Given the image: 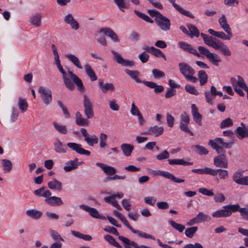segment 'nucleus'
Segmentation results:
<instances>
[{"mask_svg": "<svg viewBox=\"0 0 248 248\" xmlns=\"http://www.w3.org/2000/svg\"><path fill=\"white\" fill-rule=\"evenodd\" d=\"M223 138H216L213 140H209L208 144L212 148L215 149L217 153L219 154L225 152L223 149V147L226 149L231 148L234 143L233 140L228 142H225Z\"/></svg>", "mask_w": 248, "mask_h": 248, "instance_id": "1", "label": "nucleus"}, {"mask_svg": "<svg viewBox=\"0 0 248 248\" xmlns=\"http://www.w3.org/2000/svg\"><path fill=\"white\" fill-rule=\"evenodd\" d=\"M198 49L200 53V55L205 56L209 61L216 66H218L219 63L221 62L220 56L216 53L211 52L209 49L202 46H199Z\"/></svg>", "mask_w": 248, "mask_h": 248, "instance_id": "2", "label": "nucleus"}, {"mask_svg": "<svg viewBox=\"0 0 248 248\" xmlns=\"http://www.w3.org/2000/svg\"><path fill=\"white\" fill-rule=\"evenodd\" d=\"M83 104L84 112L87 119H92L94 116L93 105L88 96L85 94L83 96Z\"/></svg>", "mask_w": 248, "mask_h": 248, "instance_id": "3", "label": "nucleus"}, {"mask_svg": "<svg viewBox=\"0 0 248 248\" xmlns=\"http://www.w3.org/2000/svg\"><path fill=\"white\" fill-rule=\"evenodd\" d=\"M55 62L58 70L62 75L63 82L65 87L70 91L74 90L75 89V85L71 79L67 75L66 73L63 70L62 66L61 64L60 60L57 61Z\"/></svg>", "mask_w": 248, "mask_h": 248, "instance_id": "4", "label": "nucleus"}, {"mask_svg": "<svg viewBox=\"0 0 248 248\" xmlns=\"http://www.w3.org/2000/svg\"><path fill=\"white\" fill-rule=\"evenodd\" d=\"M44 103L48 105L51 103L52 100L51 91L46 87L41 86L38 91Z\"/></svg>", "mask_w": 248, "mask_h": 248, "instance_id": "5", "label": "nucleus"}, {"mask_svg": "<svg viewBox=\"0 0 248 248\" xmlns=\"http://www.w3.org/2000/svg\"><path fill=\"white\" fill-rule=\"evenodd\" d=\"M121 221L133 233L137 234L140 237L144 238L151 239L153 240H155V237L151 234H149L148 233L141 232L140 231L134 229L133 227L129 224L128 221L126 220L124 217L121 220Z\"/></svg>", "mask_w": 248, "mask_h": 248, "instance_id": "6", "label": "nucleus"}, {"mask_svg": "<svg viewBox=\"0 0 248 248\" xmlns=\"http://www.w3.org/2000/svg\"><path fill=\"white\" fill-rule=\"evenodd\" d=\"M178 45L183 51L193 54L198 57H201L200 52H198L191 45L185 42L180 41L178 42Z\"/></svg>", "mask_w": 248, "mask_h": 248, "instance_id": "7", "label": "nucleus"}, {"mask_svg": "<svg viewBox=\"0 0 248 248\" xmlns=\"http://www.w3.org/2000/svg\"><path fill=\"white\" fill-rule=\"evenodd\" d=\"M111 52L114 55L117 62L123 66L132 67L135 65V62L132 60H128L124 59L122 56L116 51L112 50Z\"/></svg>", "mask_w": 248, "mask_h": 248, "instance_id": "8", "label": "nucleus"}, {"mask_svg": "<svg viewBox=\"0 0 248 248\" xmlns=\"http://www.w3.org/2000/svg\"><path fill=\"white\" fill-rule=\"evenodd\" d=\"M79 207L80 209L88 212L90 215L93 218L101 219L102 220L106 219V217L105 216L100 215L97 209L91 207L85 204L80 205Z\"/></svg>", "mask_w": 248, "mask_h": 248, "instance_id": "9", "label": "nucleus"}, {"mask_svg": "<svg viewBox=\"0 0 248 248\" xmlns=\"http://www.w3.org/2000/svg\"><path fill=\"white\" fill-rule=\"evenodd\" d=\"M155 22L157 26L163 31H167L170 28V21L166 16L162 15L158 19H156Z\"/></svg>", "mask_w": 248, "mask_h": 248, "instance_id": "10", "label": "nucleus"}, {"mask_svg": "<svg viewBox=\"0 0 248 248\" xmlns=\"http://www.w3.org/2000/svg\"><path fill=\"white\" fill-rule=\"evenodd\" d=\"M67 146L77 153L81 155L89 156L91 155L90 151L86 150L82 147V145L74 142H68Z\"/></svg>", "mask_w": 248, "mask_h": 248, "instance_id": "11", "label": "nucleus"}, {"mask_svg": "<svg viewBox=\"0 0 248 248\" xmlns=\"http://www.w3.org/2000/svg\"><path fill=\"white\" fill-rule=\"evenodd\" d=\"M214 163L217 167L227 169L228 168V160L224 154H221L214 158Z\"/></svg>", "mask_w": 248, "mask_h": 248, "instance_id": "12", "label": "nucleus"}, {"mask_svg": "<svg viewBox=\"0 0 248 248\" xmlns=\"http://www.w3.org/2000/svg\"><path fill=\"white\" fill-rule=\"evenodd\" d=\"M154 176L160 175L166 178L171 180L172 181L177 183H180L185 182L183 179L177 178L174 175L168 171H152Z\"/></svg>", "mask_w": 248, "mask_h": 248, "instance_id": "13", "label": "nucleus"}, {"mask_svg": "<svg viewBox=\"0 0 248 248\" xmlns=\"http://www.w3.org/2000/svg\"><path fill=\"white\" fill-rule=\"evenodd\" d=\"M180 73L183 76L186 77L188 74L194 75L195 73L194 69L189 64L185 62H180L178 64Z\"/></svg>", "mask_w": 248, "mask_h": 248, "instance_id": "14", "label": "nucleus"}, {"mask_svg": "<svg viewBox=\"0 0 248 248\" xmlns=\"http://www.w3.org/2000/svg\"><path fill=\"white\" fill-rule=\"evenodd\" d=\"M201 36L202 38L204 43L206 45L212 47L214 49L216 47H217V43L219 41V40L215 38H213L212 36L203 33H201Z\"/></svg>", "mask_w": 248, "mask_h": 248, "instance_id": "15", "label": "nucleus"}, {"mask_svg": "<svg viewBox=\"0 0 248 248\" xmlns=\"http://www.w3.org/2000/svg\"><path fill=\"white\" fill-rule=\"evenodd\" d=\"M64 21L65 23L69 25L73 30L76 31L79 28V23L75 19L71 14L66 15L64 17Z\"/></svg>", "mask_w": 248, "mask_h": 248, "instance_id": "16", "label": "nucleus"}, {"mask_svg": "<svg viewBox=\"0 0 248 248\" xmlns=\"http://www.w3.org/2000/svg\"><path fill=\"white\" fill-rule=\"evenodd\" d=\"M100 32L109 37L114 42H118L119 41L116 33L110 28H102L100 30Z\"/></svg>", "mask_w": 248, "mask_h": 248, "instance_id": "17", "label": "nucleus"}, {"mask_svg": "<svg viewBox=\"0 0 248 248\" xmlns=\"http://www.w3.org/2000/svg\"><path fill=\"white\" fill-rule=\"evenodd\" d=\"M98 85L100 89L101 92L106 93L108 92H113L115 87L114 85L111 83H104L103 80L101 79H99L98 80Z\"/></svg>", "mask_w": 248, "mask_h": 248, "instance_id": "18", "label": "nucleus"}, {"mask_svg": "<svg viewBox=\"0 0 248 248\" xmlns=\"http://www.w3.org/2000/svg\"><path fill=\"white\" fill-rule=\"evenodd\" d=\"M68 74H69L70 78L73 80V82L77 85L79 91L83 92L84 90V87L83 86L82 80L72 71L68 70Z\"/></svg>", "mask_w": 248, "mask_h": 248, "instance_id": "19", "label": "nucleus"}, {"mask_svg": "<svg viewBox=\"0 0 248 248\" xmlns=\"http://www.w3.org/2000/svg\"><path fill=\"white\" fill-rule=\"evenodd\" d=\"M142 83L150 88L154 89V93H162L164 89L163 86L157 85L154 82L143 80Z\"/></svg>", "mask_w": 248, "mask_h": 248, "instance_id": "20", "label": "nucleus"}, {"mask_svg": "<svg viewBox=\"0 0 248 248\" xmlns=\"http://www.w3.org/2000/svg\"><path fill=\"white\" fill-rule=\"evenodd\" d=\"M45 201L47 204L53 206H58L63 204L61 198L56 196L47 197Z\"/></svg>", "mask_w": 248, "mask_h": 248, "instance_id": "21", "label": "nucleus"}, {"mask_svg": "<svg viewBox=\"0 0 248 248\" xmlns=\"http://www.w3.org/2000/svg\"><path fill=\"white\" fill-rule=\"evenodd\" d=\"M191 112L195 122L200 126L202 124V115L199 112L197 107L194 104L191 105Z\"/></svg>", "mask_w": 248, "mask_h": 248, "instance_id": "22", "label": "nucleus"}, {"mask_svg": "<svg viewBox=\"0 0 248 248\" xmlns=\"http://www.w3.org/2000/svg\"><path fill=\"white\" fill-rule=\"evenodd\" d=\"M119 239L124 244L125 248H141L137 243L130 241L128 238L123 236H120Z\"/></svg>", "mask_w": 248, "mask_h": 248, "instance_id": "23", "label": "nucleus"}, {"mask_svg": "<svg viewBox=\"0 0 248 248\" xmlns=\"http://www.w3.org/2000/svg\"><path fill=\"white\" fill-rule=\"evenodd\" d=\"M83 162H78V159L76 158L73 160L68 161L66 162L63 169L64 170H72L76 169L79 165L82 164Z\"/></svg>", "mask_w": 248, "mask_h": 248, "instance_id": "24", "label": "nucleus"}, {"mask_svg": "<svg viewBox=\"0 0 248 248\" xmlns=\"http://www.w3.org/2000/svg\"><path fill=\"white\" fill-rule=\"evenodd\" d=\"M125 72L136 82L138 83H142L140 78V73L137 70H131L128 69L124 70Z\"/></svg>", "mask_w": 248, "mask_h": 248, "instance_id": "25", "label": "nucleus"}, {"mask_svg": "<svg viewBox=\"0 0 248 248\" xmlns=\"http://www.w3.org/2000/svg\"><path fill=\"white\" fill-rule=\"evenodd\" d=\"M240 176V172L236 171L233 175V181L239 185L248 186V176L241 177Z\"/></svg>", "mask_w": 248, "mask_h": 248, "instance_id": "26", "label": "nucleus"}, {"mask_svg": "<svg viewBox=\"0 0 248 248\" xmlns=\"http://www.w3.org/2000/svg\"><path fill=\"white\" fill-rule=\"evenodd\" d=\"M217 47H215V49H219L221 53L225 56H230L232 52L229 47L223 43L219 41L217 45Z\"/></svg>", "mask_w": 248, "mask_h": 248, "instance_id": "27", "label": "nucleus"}, {"mask_svg": "<svg viewBox=\"0 0 248 248\" xmlns=\"http://www.w3.org/2000/svg\"><path fill=\"white\" fill-rule=\"evenodd\" d=\"M212 216L214 218L227 217L231 216V212L224 208L213 212Z\"/></svg>", "mask_w": 248, "mask_h": 248, "instance_id": "28", "label": "nucleus"}, {"mask_svg": "<svg viewBox=\"0 0 248 248\" xmlns=\"http://www.w3.org/2000/svg\"><path fill=\"white\" fill-rule=\"evenodd\" d=\"M33 193L37 196L43 197L46 198V199L51 195V192L45 186L34 190Z\"/></svg>", "mask_w": 248, "mask_h": 248, "instance_id": "29", "label": "nucleus"}, {"mask_svg": "<svg viewBox=\"0 0 248 248\" xmlns=\"http://www.w3.org/2000/svg\"><path fill=\"white\" fill-rule=\"evenodd\" d=\"M134 149V146L130 144L123 143L121 145V149L122 150L124 155L127 157L131 155Z\"/></svg>", "mask_w": 248, "mask_h": 248, "instance_id": "30", "label": "nucleus"}, {"mask_svg": "<svg viewBox=\"0 0 248 248\" xmlns=\"http://www.w3.org/2000/svg\"><path fill=\"white\" fill-rule=\"evenodd\" d=\"M84 69L86 74L90 78V79L92 81H94L97 80V77L90 64H85L84 66Z\"/></svg>", "mask_w": 248, "mask_h": 248, "instance_id": "31", "label": "nucleus"}, {"mask_svg": "<svg viewBox=\"0 0 248 248\" xmlns=\"http://www.w3.org/2000/svg\"><path fill=\"white\" fill-rule=\"evenodd\" d=\"M187 27L189 30L188 36L191 38L194 37H198L201 34L197 27L193 24H188L187 25Z\"/></svg>", "mask_w": 248, "mask_h": 248, "instance_id": "32", "label": "nucleus"}, {"mask_svg": "<svg viewBox=\"0 0 248 248\" xmlns=\"http://www.w3.org/2000/svg\"><path fill=\"white\" fill-rule=\"evenodd\" d=\"M116 171H104V172L108 176L105 180V182H108L112 180L116 179H123L125 178V176L124 175H118L115 174Z\"/></svg>", "mask_w": 248, "mask_h": 248, "instance_id": "33", "label": "nucleus"}, {"mask_svg": "<svg viewBox=\"0 0 248 248\" xmlns=\"http://www.w3.org/2000/svg\"><path fill=\"white\" fill-rule=\"evenodd\" d=\"M65 57L78 68L79 69H82V66L77 56L73 54H68L65 55Z\"/></svg>", "mask_w": 248, "mask_h": 248, "instance_id": "34", "label": "nucleus"}, {"mask_svg": "<svg viewBox=\"0 0 248 248\" xmlns=\"http://www.w3.org/2000/svg\"><path fill=\"white\" fill-rule=\"evenodd\" d=\"M26 215L34 219H39L42 216V212L34 209L28 210L26 212Z\"/></svg>", "mask_w": 248, "mask_h": 248, "instance_id": "35", "label": "nucleus"}, {"mask_svg": "<svg viewBox=\"0 0 248 248\" xmlns=\"http://www.w3.org/2000/svg\"><path fill=\"white\" fill-rule=\"evenodd\" d=\"M164 128L163 126L155 125L150 127V135H154L158 137L163 134Z\"/></svg>", "mask_w": 248, "mask_h": 248, "instance_id": "36", "label": "nucleus"}, {"mask_svg": "<svg viewBox=\"0 0 248 248\" xmlns=\"http://www.w3.org/2000/svg\"><path fill=\"white\" fill-rule=\"evenodd\" d=\"M169 164L170 165H180L189 166L193 164L192 162H187L183 159H172L168 160Z\"/></svg>", "mask_w": 248, "mask_h": 248, "instance_id": "37", "label": "nucleus"}, {"mask_svg": "<svg viewBox=\"0 0 248 248\" xmlns=\"http://www.w3.org/2000/svg\"><path fill=\"white\" fill-rule=\"evenodd\" d=\"M48 186L50 189H55L58 191H61L62 188L61 183L56 179H54L52 181L49 182L48 183Z\"/></svg>", "mask_w": 248, "mask_h": 248, "instance_id": "38", "label": "nucleus"}, {"mask_svg": "<svg viewBox=\"0 0 248 248\" xmlns=\"http://www.w3.org/2000/svg\"><path fill=\"white\" fill-rule=\"evenodd\" d=\"M218 23L220 27L223 30H231L230 25L227 23V18L224 14H222L221 16L218 19Z\"/></svg>", "mask_w": 248, "mask_h": 248, "instance_id": "39", "label": "nucleus"}, {"mask_svg": "<svg viewBox=\"0 0 248 248\" xmlns=\"http://www.w3.org/2000/svg\"><path fill=\"white\" fill-rule=\"evenodd\" d=\"M198 76L200 85L203 86L205 85L208 80V76L206 72L204 70H200L198 72Z\"/></svg>", "mask_w": 248, "mask_h": 248, "instance_id": "40", "label": "nucleus"}, {"mask_svg": "<svg viewBox=\"0 0 248 248\" xmlns=\"http://www.w3.org/2000/svg\"><path fill=\"white\" fill-rule=\"evenodd\" d=\"M227 34H226L223 31H218L217 37L219 38L220 39H222L224 40H229L231 39L233 35L231 31V30L226 31L224 30Z\"/></svg>", "mask_w": 248, "mask_h": 248, "instance_id": "41", "label": "nucleus"}, {"mask_svg": "<svg viewBox=\"0 0 248 248\" xmlns=\"http://www.w3.org/2000/svg\"><path fill=\"white\" fill-rule=\"evenodd\" d=\"M84 140L90 146H93L94 144H97L98 142V138L95 135H89Z\"/></svg>", "mask_w": 248, "mask_h": 248, "instance_id": "42", "label": "nucleus"}, {"mask_svg": "<svg viewBox=\"0 0 248 248\" xmlns=\"http://www.w3.org/2000/svg\"><path fill=\"white\" fill-rule=\"evenodd\" d=\"M104 239L111 245L117 248H122V246L120 245L112 236L109 234L105 235L104 236Z\"/></svg>", "mask_w": 248, "mask_h": 248, "instance_id": "43", "label": "nucleus"}, {"mask_svg": "<svg viewBox=\"0 0 248 248\" xmlns=\"http://www.w3.org/2000/svg\"><path fill=\"white\" fill-rule=\"evenodd\" d=\"M196 217L199 223L209 221L211 219V217L208 215L204 214L202 212H199Z\"/></svg>", "mask_w": 248, "mask_h": 248, "instance_id": "44", "label": "nucleus"}, {"mask_svg": "<svg viewBox=\"0 0 248 248\" xmlns=\"http://www.w3.org/2000/svg\"><path fill=\"white\" fill-rule=\"evenodd\" d=\"M71 234L75 237L82 239L85 241H91L92 239L91 236L87 234H83L78 231H72Z\"/></svg>", "mask_w": 248, "mask_h": 248, "instance_id": "45", "label": "nucleus"}, {"mask_svg": "<svg viewBox=\"0 0 248 248\" xmlns=\"http://www.w3.org/2000/svg\"><path fill=\"white\" fill-rule=\"evenodd\" d=\"M54 150L58 153H65V150L63 145L62 142L59 140H57L56 142L54 143Z\"/></svg>", "mask_w": 248, "mask_h": 248, "instance_id": "46", "label": "nucleus"}, {"mask_svg": "<svg viewBox=\"0 0 248 248\" xmlns=\"http://www.w3.org/2000/svg\"><path fill=\"white\" fill-rule=\"evenodd\" d=\"M235 132L237 135V136L238 138L240 140H242L244 138H245L246 136L248 135V132L246 131L245 128L243 127L238 126Z\"/></svg>", "mask_w": 248, "mask_h": 248, "instance_id": "47", "label": "nucleus"}, {"mask_svg": "<svg viewBox=\"0 0 248 248\" xmlns=\"http://www.w3.org/2000/svg\"><path fill=\"white\" fill-rule=\"evenodd\" d=\"M134 13L140 18L142 19L144 21L150 23H153L154 22L153 20H152L151 18H150L147 15L145 14H143L139 11L136 10H134Z\"/></svg>", "mask_w": 248, "mask_h": 248, "instance_id": "48", "label": "nucleus"}, {"mask_svg": "<svg viewBox=\"0 0 248 248\" xmlns=\"http://www.w3.org/2000/svg\"><path fill=\"white\" fill-rule=\"evenodd\" d=\"M198 227L194 226L187 228L185 230V235L188 238H191L194 236V233L197 231Z\"/></svg>", "mask_w": 248, "mask_h": 248, "instance_id": "49", "label": "nucleus"}, {"mask_svg": "<svg viewBox=\"0 0 248 248\" xmlns=\"http://www.w3.org/2000/svg\"><path fill=\"white\" fill-rule=\"evenodd\" d=\"M151 49L153 50L152 54L154 55L155 57L158 58L161 57L165 61L167 60L165 55L162 52V51L160 49L156 48L154 46H152Z\"/></svg>", "mask_w": 248, "mask_h": 248, "instance_id": "50", "label": "nucleus"}, {"mask_svg": "<svg viewBox=\"0 0 248 248\" xmlns=\"http://www.w3.org/2000/svg\"><path fill=\"white\" fill-rule=\"evenodd\" d=\"M223 208L227 209L228 210L230 211L232 215V212H236L237 211L239 212L241 207H240V205L238 204H235L226 205L224 206Z\"/></svg>", "mask_w": 248, "mask_h": 248, "instance_id": "51", "label": "nucleus"}, {"mask_svg": "<svg viewBox=\"0 0 248 248\" xmlns=\"http://www.w3.org/2000/svg\"><path fill=\"white\" fill-rule=\"evenodd\" d=\"M185 89L187 92L191 94L195 95H198L199 94V92L193 85L186 84L185 86Z\"/></svg>", "mask_w": 248, "mask_h": 248, "instance_id": "52", "label": "nucleus"}, {"mask_svg": "<svg viewBox=\"0 0 248 248\" xmlns=\"http://www.w3.org/2000/svg\"><path fill=\"white\" fill-rule=\"evenodd\" d=\"M169 223L174 229L180 232H182L185 229V227L180 224L175 222L173 220H169Z\"/></svg>", "mask_w": 248, "mask_h": 248, "instance_id": "53", "label": "nucleus"}, {"mask_svg": "<svg viewBox=\"0 0 248 248\" xmlns=\"http://www.w3.org/2000/svg\"><path fill=\"white\" fill-rule=\"evenodd\" d=\"M114 1L122 12H124V9H129V6L124 3V0H114Z\"/></svg>", "mask_w": 248, "mask_h": 248, "instance_id": "54", "label": "nucleus"}, {"mask_svg": "<svg viewBox=\"0 0 248 248\" xmlns=\"http://www.w3.org/2000/svg\"><path fill=\"white\" fill-rule=\"evenodd\" d=\"M53 124L54 127L59 133L62 134H66L67 133V129L65 126L59 125L56 122H54Z\"/></svg>", "mask_w": 248, "mask_h": 248, "instance_id": "55", "label": "nucleus"}, {"mask_svg": "<svg viewBox=\"0 0 248 248\" xmlns=\"http://www.w3.org/2000/svg\"><path fill=\"white\" fill-rule=\"evenodd\" d=\"M31 24L35 27H39L41 25V16L39 15L33 16L31 18Z\"/></svg>", "mask_w": 248, "mask_h": 248, "instance_id": "56", "label": "nucleus"}, {"mask_svg": "<svg viewBox=\"0 0 248 248\" xmlns=\"http://www.w3.org/2000/svg\"><path fill=\"white\" fill-rule=\"evenodd\" d=\"M233 125V122L232 120L230 118H227L224 120H223L220 125V127L221 129H223L226 127H229Z\"/></svg>", "mask_w": 248, "mask_h": 248, "instance_id": "57", "label": "nucleus"}, {"mask_svg": "<svg viewBox=\"0 0 248 248\" xmlns=\"http://www.w3.org/2000/svg\"><path fill=\"white\" fill-rule=\"evenodd\" d=\"M49 232L52 238L54 240L61 241H64V239L61 237V235L56 231L52 229L49 230Z\"/></svg>", "mask_w": 248, "mask_h": 248, "instance_id": "58", "label": "nucleus"}, {"mask_svg": "<svg viewBox=\"0 0 248 248\" xmlns=\"http://www.w3.org/2000/svg\"><path fill=\"white\" fill-rule=\"evenodd\" d=\"M18 105L19 108L21 109L22 112H25L27 110L28 105L27 101L25 99L20 98L19 99Z\"/></svg>", "mask_w": 248, "mask_h": 248, "instance_id": "59", "label": "nucleus"}, {"mask_svg": "<svg viewBox=\"0 0 248 248\" xmlns=\"http://www.w3.org/2000/svg\"><path fill=\"white\" fill-rule=\"evenodd\" d=\"M170 154L167 150H164L161 153L156 156V158L158 160H162L168 159L170 157Z\"/></svg>", "mask_w": 248, "mask_h": 248, "instance_id": "60", "label": "nucleus"}, {"mask_svg": "<svg viewBox=\"0 0 248 248\" xmlns=\"http://www.w3.org/2000/svg\"><path fill=\"white\" fill-rule=\"evenodd\" d=\"M152 73L154 78L156 79L164 78L165 76L163 72L157 69H153Z\"/></svg>", "mask_w": 248, "mask_h": 248, "instance_id": "61", "label": "nucleus"}, {"mask_svg": "<svg viewBox=\"0 0 248 248\" xmlns=\"http://www.w3.org/2000/svg\"><path fill=\"white\" fill-rule=\"evenodd\" d=\"M193 148L197 150V151L199 155H207L208 154V150L203 146L199 145H196L193 146Z\"/></svg>", "mask_w": 248, "mask_h": 248, "instance_id": "62", "label": "nucleus"}, {"mask_svg": "<svg viewBox=\"0 0 248 248\" xmlns=\"http://www.w3.org/2000/svg\"><path fill=\"white\" fill-rule=\"evenodd\" d=\"M88 119H85L83 117L76 120L75 123L78 126H85L88 125L90 121L88 120Z\"/></svg>", "mask_w": 248, "mask_h": 248, "instance_id": "63", "label": "nucleus"}, {"mask_svg": "<svg viewBox=\"0 0 248 248\" xmlns=\"http://www.w3.org/2000/svg\"><path fill=\"white\" fill-rule=\"evenodd\" d=\"M239 213L242 218L246 221H248V208L245 207L241 208Z\"/></svg>", "mask_w": 248, "mask_h": 248, "instance_id": "64", "label": "nucleus"}]
</instances>
